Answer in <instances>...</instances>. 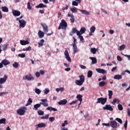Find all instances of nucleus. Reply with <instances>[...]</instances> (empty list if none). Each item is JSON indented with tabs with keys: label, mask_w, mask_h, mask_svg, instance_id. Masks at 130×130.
I'll use <instances>...</instances> for the list:
<instances>
[{
	"label": "nucleus",
	"mask_w": 130,
	"mask_h": 130,
	"mask_svg": "<svg viewBox=\"0 0 130 130\" xmlns=\"http://www.w3.org/2000/svg\"><path fill=\"white\" fill-rule=\"evenodd\" d=\"M67 27H68V23H67V22H66L64 19H62L61 23L59 24L58 29V30H60V29H62V30H67Z\"/></svg>",
	"instance_id": "f257e3e1"
},
{
	"label": "nucleus",
	"mask_w": 130,
	"mask_h": 130,
	"mask_svg": "<svg viewBox=\"0 0 130 130\" xmlns=\"http://www.w3.org/2000/svg\"><path fill=\"white\" fill-rule=\"evenodd\" d=\"M106 102H107V98H100L98 99L96 103H101V104L104 105Z\"/></svg>",
	"instance_id": "f03ea898"
},
{
	"label": "nucleus",
	"mask_w": 130,
	"mask_h": 130,
	"mask_svg": "<svg viewBox=\"0 0 130 130\" xmlns=\"http://www.w3.org/2000/svg\"><path fill=\"white\" fill-rule=\"evenodd\" d=\"M25 109H26V107H23L21 108V109H19L17 111V113L18 115H24L25 114Z\"/></svg>",
	"instance_id": "7ed1b4c3"
},
{
	"label": "nucleus",
	"mask_w": 130,
	"mask_h": 130,
	"mask_svg": "<svg viewBox=\"0 0 130 130\" xmlns=\"http://www.w3.org/2000/svg\"><path fill=\"white\" fill-rule=\"evenodd\" d=\"M16 21H18L20 24V25H19L20 28H21V27L22 28H24V27L26 26V24L27 22L25 21L24 19L19 20V18H16Z\"/></svg>",
	"instance_id": "20e7f679"
},
{
	"label": "nucleus",
	"mask_w": 130,
	"mask_h": 130,
	"mask_svg": "<svg viewBox=\"0 0 130 130\" xmlns=\"http://www.w3.org/2000/svg\"><path fill=\"white\" fill-rule=\"evenodd\" d=\"M41 102L40 103L41 105H43L45 107H47L48 106V103L47 99L41 100Z\"/></svg>",
	"instance_id": "39448f33"
},
{
	"label": "nucleus",
	"mask_w": 130,
	"mask_h": 130,
	"mask_svg": "<svg viewBox=\"0 0 130 130\" xmlns=\"http://www.w3.org/2000/svg\"><path fill=\"white\" fill-rule=\"evenodd\" d=\"M110 126L115 129L117 128V122L116 121H111L110 122Z\"/></svg>",
	"instance_id": "423d86ee"
},
{
	"label": "nucleus",
	"mask_w": 130,
	"mask_h": 130,
	"mask_svg": "<svg viewBox=\"0 0 130 130\" xmlns=\"http://www.w3.org/2000/svg\"><path fill=\"white\" fill-rule=\"evenodd\" d=\"M64 54L65 55L66 58L68 61H72V59L70 57V54H69V51L67 50H65Z\"/></svg>",
	"instance_id": "0eeeda50"
},
{
	"label": "nucleus",
	"mask_w": 130,
	"mask_h": 130,
	"mask_svg": "<svg viewBox=\"0 0 130 130\" xmlns=\"http://www.w3.org/2000/svg\"><path fill=\"white\" fill-rule=\"evenodd\" d=\"M104 110H109L110 111H113V108L110 105H106L105 107H103Z\"/></svg>",
	"instance_id": "6e6552de"
},
{
	"label": "nucleus",
	"mask_w": 130,
	"mask_h": 130,
	"mask_svg": "<svg viewBox=\"0 0 130 130\" xmlns=\"http://www.w3.org/2000/svg\"><path fill=\"white\" fill-rule=\"evenodd\" d=\"M7 80H8V75H5L4 78H0V84H5L7 82Z\"/></svg>",
	"instance_id": "1a4fd4ad"
},
{
	"label": "nucleus",
	"mask_w": 130,
	"mask_h": 130,
	"mask_svg": "<svg viewBox=\"0 0 130 130\" xmlns=\"http://www.w3.org/2000/svg\"><path fill=\"white\" fill-rule=\"evenodd\" d=\"M41 25L42 26L45 33H47L48 32V26L44 23H41Z\"/></svg>",
	"instance_id": "9d476101"
},
{
	"label": "nucleus",
	"mask_w": 130,
	"mask_h": 130,
	"mask_svg": "<svg viewBox=\"0 0 130 130\" xmlns=\"http://www.w3.org/2000/svg\"><path fill=\"white\" fill-rule=\"evenodd\" d=\"M96 71L99 74H102L103 75L106 74V71H105L104 69L99 68L96 69Z\"/></svg>",
	"instance_id": "9b49d317"
},
{
	"label": "nucleus",
	"mask_w": 130,
	"mask_h": 130,
	"mask_svg": "<svg viewBox=\"0 0 130 130\" xmlns=\"http://www.w3.org/2000/svg\"><path fill=\"white\" fill-rule=\"evenodd\" d=\"M71 31L74 34L76 33L77 35H81V32H80V31L78 30L76 27H73Z\"/></svg>",
	"instance_id": "f8f14e48"
},
{
	"label": "nucleus",
	"mask_w": 130,
	"mask_h": 130,
	"mask_svg": "<svg viewBox=\"0 0 130 130\" xmlns=\"http://www.w3.org/2000/svg\"><path fill=\"white\" fill-rule=\"evenodd\" d=\"M25 79L27 80V81H33L34 80V78L32 77V75L31 74H29L28 75H26L25 76Z\"/></svg>",
	"instance_id": "ddd939ff"
},
{
	"label": "nucleus",
	"mask_w": 130,
	"mask_h": 130,
	"mask_svg": "<svg viewBox=\"0 0 130 130\" xmlns=\"http://www.w3.org/2000/svg\"><path fill=\"white\" fill-rule=\"evenodd\" d=\"M68 16L71 17L70 21L71 23H75V16L74 15L68 13Z\"/></svg>",
	"instance_id": "4468645a"
},
{
	"label": "nucleus",
	"mask_w": 130,
	"mask_h": 130,
	"mask_svg": "<svg viewBox=\"0 0 130 130\" xmlns=\"http://www.w3.org/2000/svg\"><path fill=\"white\" fill-rule=\"evenodd\" d=\"M68 103V101L66 99H63V100H60L58 102V104L59 105H66Z\"/></svg>",
	"instance_id": "2eb2a0df"
},
{
	"label": "nucleus",
	"mask_w": 130,
	"mask_h": 130,
	"mask_svg": "<svg viewBox=\"0 0 130 130\" xmlns=\"http://www.w3.org/2000/svg\"><path fill=\"white\" fill-rule=\"evenodd\" d=\"M12 14L13 15H14L15 17H19L20 15H21V12L17 10H14Z\"/></svg>",
	"instance_id": "dca6fc26"
},
{
	"label": "nucleus",
	"mask_w": 130,
	"mask_h": 130,
	"mask_svg": "<svg viewBox=\"0 0 130 130\" xmlns=\"http://www.w3.org/2000/svg\"><path fill=\"white\" fill-rule=\"evenodd\" d=\"M89 59L92 60L91 64L97 63V59L94 57H90Z\"/></svg>",
	"instance_id": "f3484780"
},
{
	"label": "nucleus",
	"mask_w": 130,
	"mask_h": 130,
	"mask_svg": "<svg viewBox=\"0 0 130 130\" xmlns=\"http://www.w3.org/2000/svg\"><path fill=\"white\" fill-rule=\"evenodd\" d=\"M47 7V6H46L42 3H41L39 5L36 6V8H38V9H41L42 8H46Z\"/></svg>",
	"instance_id": "a211bd4d"
},
{
	"label": "nucleus",
	"mask_w": 130,
	"mask_h": 130,
	"mask_svg": "<svg viewBox=\"0 0 130 130\" xmlns=\"http://www.w3.org/2000/svg\"><path fill=\"white\" fill-rule=\"evenodd\" d=\"M73 47V51L74 53H77L78 52V47L76 44H72Z\"/></svg>",
	"instance_id": "6ab92c4d"
},
{
	"label": "nucleus",
	"mask_w": 130,
	"mask_h": 130,
	"mask_svg": "<svg viewBox=\"0 0 130 130\" xmlns=\"http://www.w3.org/2000/svg\"><path fill=\"white\" fill-rule=\"evenodd\" d=\"M2 63H3L4 66H8V64H10V61L5 59L2 60Z\"/></svg>",
	"instance_id": "aec40b11"
},
{
	"label": "nucleus",
	"mask_w": 130,
	"mask_h": 130,
	"mask_svg": "<svg viewBox=\"0 0 130 130\" xmlns=\"http://www.w3.org/2000/svg\"><path fill=\"white\" fill-rule=\"evenodd\" d=\"M38 34L39 38H43L44 37V32L41 30H39Z\"/></svg>",
	"instance_id": "412c9836"
},
{
	"label": "nucleus",
	"mask_w": 130,
	"mask_h": 130,
	"mask_svg": "<svg viewBox=\"0 0 130 130\" xmlns=\"http://www.w3.org/2000/svg\"><path fill=\"white\" fill-rule=\"evenodd\" d=\"M20 43L21 45H27V44H29V41L25 40H20Z\"/></svg>",
	"instance_id": "4be33fe9"
},
{
	"label": "nucleus",
	"mask_w": 130,
	"mask_h": 130,
	"mask_svg": "<svg viewBox=\"0 0 130 130\" xmlns=\"http://www.w3.org/2000/svg\"><path fill=\"white\" fill-rule=\"evenodd\" d=\"M79 11L81 12V14H83V15H87V16H89V15H90V12L86 10H79Z\"/></svg>",
	"instance_id": "5701e85b"
},
{
	"label": "nucleus",
	"mask_w": 130,
	"mask_h": 130,
	"mask_svg": "<svg viewBox=\"0 0 130 130\" xmlns=\"http://www.w3.org/2000/svg\"><path fill=\"white\" fill-rule=\"evenodd\" d=\"M3 12H4L5 13H8V12H9V8H8V7L4 6V7H2L1 8Z\"/></svg>",
	"instance_id": "b1692460"
},
{
	"label": "nucleus",
	"mask_w": 130,
	"mask_h": 130,
	"mask_svg": "<svg viewBox=\"0 0 130 130\" xmlns=\"http://www.w3.org/2000/svg\"><path fill=\"white\" fill-rule=\"evenodd\" d=\"M39 46L38 47H41V46H43L44 44V40L42 39L40 41V42L38 43Z\"/></svg>",
	"instance_id": "393cba45"
},
{
	"label": "nucleus",
	"mask_w": 130,
	"mask_h": 130,
	"mask_svg": "<svg viewBox=\"0 0 130 130\" xmlns=\"http://www.w3.org/2000/svg\"><path fill=\"white\" fill-rule=\"evenodd\" d=\"M91 52L93 53V54H96V52L98 51V49L95 48H91L90 49Z\"/></svg>",
	"instance_id": "a878e982"
},
{
	"label": "nucleus",
	"mask_w": 130,
	"mask_h": 130,
	"mask_svg": "<svg viewBox=\"0 0 130 130\" xmlns=\"http://www.w3.org/2000/svg\"><path fill=\"white\" fill-rule=\"evenodd\" d=\"M75 83L76 84V85H77L78 86H82V85H83V82L81 81V80H77L75 81Z\"/></svg>",
	"instance_id": "bb28decb"
},
{
	"label": "nucleus",
	"mask_w": 130,
	"mask_h": 130,
	"mask_svg": "<svg viewBox=\"0 0 130 130\" xmlns=\"http://www.w3.org/2000/svg\"><path fill=\"white\" fill-rule=\"evenodd\" d=\"M70 11L72 13H78V10H77V8L73 7V8H70Z\"/></svg>",
	"instance_id": "cd10ccee"
},
{
	"label": "nucleus",
	"mask_w": 130,
	"mask_h": 130,
	"mask_svg": "<svg viewBox=\"0 0 130 130\" xmlns=\"http://www.w3.org/2000/svg\"><path fill=\"white\" fill-rule=\"evenodd\" d=\"M82 97L83 96L81 94H78L76 98L78 99V100L80 101V102H82V101H83Z\"/></svg>",
	"instance_id": "c85d7f7f"
},
{
	"label": "nucleus",
	"mask_w": 130,
	"mask_h": 130,
	"mask_svg": "<svg viewBox=\"0 0 130 130\" xmlns=\"http://www.w3.org/2000/svg\"><path fill=\"white\" fill-rule=\"evenodd\" d=\"M41 107V105H40V104H37L34 106V108L35 110H38V108Z\"/></svg>",
	"instance_id": "c756f323"
},
{
	"label": "nucleus",
	"mask_w": 130,
	"mask_h": 130,
	"mask_svg": "<svg viewBox=\"0 0 130 130\" xmlns=\"http://www.w3.org/2000/svg\"><path fill=\"white\" fill-rule=\"evenodd\" d=\"M109 99H111L112 98V95H113V91L112 90H108Z\"/></svg>",
	"instance_id": "7c9ffc66"
},
{
	"label": "nucleus",
	"mask_w": 130,
	"mask_h": 130,
	"mask_svg": "<svg viewBox=\"0 0 130 130\" xmlns=\"http://www.w3.org/2000/svg\"><path fill=\"white\" fill-rule=\"evenodd\" d=\"M114 79H115V80H120L122 79V76L120 75H116L114 76Z\"/></svg>",
	"instance_id": "2f4dec72"
},
{
	"label": "nucleus",
	"mask_w": 130,
	"mask_h": 130,
	"mask_svg": "<svg viewBox=\"0 0 130 130\" xmlns=\"http://www.w3.org/2000/svg\"><path fill=\"white\" fill-rule=\"evenodd\" d=\"M46 124L44 123H41L38 124V127H45Z\"/></svg>",
	"instance_id": "473e14b6"
},
{
	"label": "nucleus",
	"mask_w": 130,
	"mask_h": 130,
	"mask_svg": "<svg viewBox=\"0 0 130 130\" xmlns=\"http://www.w3.org/2000/svg\"><path fill=\"white\" fill-rule=\"evenodd\" d=\"M116 102H118V103H119L120 101L118 99H114L113 102H112V104H113V105H115V103H116Z\"/></svg>",
	"instance_id": "72a5a7b5"
},
{
	"label": "nucleus",
	"mask_w": 130,
	"mask_h": 130,
	"mask_svg": "<svg viewBox=\"0 0 130 130\" xmlns=\"http://www.w3.org/2000/svg\"><path fill=\"white\" fill-rule=\"evenodd\" d=\"M32 102H33V101H32V99H31V98H29L27 101V103L25 105V106L31 105V104L32 103Z\"/></svg>",
	"instance_id": "f704fd0d"
},
{
	"label": "nucleus",
	"mask_w": 130,
	"mask_h": 130,
	"mask_svg": "<svg viewBox=\"0 0 130 130\" xmlns=\"http://www.w3.org/2000/svg\"><path fill=\"white\" fill-rule=\"evenodd\" d=\"M79 2H78L77 1H74L72 2V6H75V7H78L79 5Z\"/></svg>",
	"instance_id": "c9c22d12"
},
{
	"label": "nucleus",
	"mask_w": 130,
	"mask_h": 130,
	"mask_svg": "<svg viewBox=\"0 0 130 130\" xmlns=\"http://www.w3.org/2000/svg\"><path fill=\"white\" fill-rule=\"evenodd\" d=\"M79 78L81 81L83 82L84 83V82H85V76H84V75H80L79 76Z\"/></svg>",
	"instance_id": "e433bc0d"
},
{
	"label": "nucleus",
	"mask_w": 130,
	"mask_h": 130,
	"mask_svg": "<svg viewBox=\"0 0 130 130\" xmlns=\"http://www.w3.org/2000/svg\"><path fill=\"white\" fill-rule=\"evenodd\" d=\"M106 85V83H105V81H101L99 83V86L100 87H104Z\"/></svg>",
	"instance_id": "4c0bfd02"
},
{
	"label": "nucleus",
	"mask_w": 130,
	"mask_h": 130,
	"mask_svg": "<svg viewBox=\"0 0 130 130\" xmlns=\"http://www.w3.org/2000/svg\"><path fill=\"white\" fill-rule=\"evenodd\" d=\"M92 75H93V72H92V71H89L87 73V77L91 78Z\"/></svg>",
	"instance_id": "58836bf2"
},
{
	"label": "nucleus",
	"mask_w": 130,
	"mask_h": 130,
	"mask_svg": "<svg viewBox=\"0 0 130 130\" xmlns=\"http://www.w3.org/2000/svg\"><path fill=\"white\" fill-rule=\"evenodd\" d=\"M86 32V28L85 27H81L80 30V33H81V34H84Z\"/></svg>",
	"instance_id": "ea45409f"
},
{
	"label": "nucleus",
	"mask_w": 130,
	"mask_h": 130,
	"mask_svg": "<svg viewBox=\"0 0 130 130\" xmlns=\"http://www.w3.org/2000/svg\"><path fill=\"white\" fill-rule=\"evenodd\" d=\"M49 118V114H47L45 116H43L41 117V119H48Z\"/></svg>",
	"instance_id": "a19ab883"
},
{
	"label": "nucleus",
	"mask_w": 130,
	"mask_h": 130,
	"mask_svg": "<svg viewBox=\"0 0 130 130\" xmlns=\"http://www.w3.org/2000/svg\"><path fill=\"white\" fill-rule=\"evenodd\" d=\"M6 124V118H4L1 119H0V124Z\"/></svg>",
	"instance_id": "79ce46f5"
},
{
	"label": "nucleus",
	"mask_w": 130,
	"mask_h": 130,
	"mask_svg": "<svg viewBox=\"0 0 130 130\" xmlns=\"http://www.w3.org/2000/svg\"><path fill=\"white\" fill-rule=\"evenodd\" d=\"M95 30H96V27L95 26H92L91 27H90V32L91 33H94L95 32Z\"/></svg>",
	"instance_id": "37998d69"
},
{
	"label": "nucleus",
	"mask_w": 130,
	"mask_h": 130,
	"mask_svg": "<svg viewBox=\"0 0 130 130\" xmlns=\"http://www.w3.org/2000/svg\"><path fill=\"white\" fill-rule=\"evenodd\" d=\"M118 109L120 111H121V110H123V107H122L121 104L118 105Z\"/></svg>",
	"instance_id": "c03bdc74"
},
{
	"label": "nucleus",
	"mask_w": 130,
	"mask_h": 130,
	"mask_svg": "<svg viewBox=\"0 0 130 130\" xmlns=\"http://www.w3.org/2000/svg\"><path fill=\"white\" fill-rule=\"evenodd\" d=\"M124 48H125V45H122L119 47V50H124Z\"/></svg>",
	"instance_id": "a18cd8bd"
},
{
	"label": "nucleus",
	"mask_w": 130,
	"mask_h": 130,
	"mask_svg": "<svg viewBox=\"0 0 130 130\" xmlns=\"http://www.w3.org/2000/svg\"><path fill=\"white\" fill-rule=\"evenodd\" d=\"M38 114H39V115H44V112H43L42 110H39L38 111Z\"/></svg>",
	"instance_id": "49530a36"
},
{
	"label": "nucleus",
	"mask_w": 130,
	"mask_h": 130,
	"mask_svg": "<svg viewBox=\"0 0 130 130\" xmlns=\"http://www.w3.org/2000/svg\"><path fill=\"white\" fill-rule=\"evenodd\" d=\"M13 68H17L19 67V64L17 62H15L14 63L12 64Z\"/></svg>",
	"instance_id": "de8ad7c7"
},
{
	"label": "nucleus",
	"mask_w": 130,
	"mask_h": 130,
	"mask_svg": "<svg viewBox=\"0 0 130 130\" xmlns=\"http://www.w3.org/2000/svg\"><path fill=\"white\" fill-rule=\"evenodd\" d=\"M35 92L37 94H40V93H41V90L39 88H35Z\"/></svg>",
	"instance_id": "09e8293b"
},
{
	"label": "nucleus",
	"mask_w": 130,
	"mask_h": 130,
	"mask_svg": "<svg viewBox=\"0 0 130 130\" xmlns=\"http://www.w3.org/2000/svg\"><path fill=\"white\" fill-rule=\"evenodd\" d=\"M115 120H117V121H118V122H119V123H120V124H121L122 123V120H121V119H120V118H116L115 119Z\"/></svg>",
	"instance_id": "8fccbe9b"
},
{
	"label": "nucleus",
	"mask_w": 130,
	"mask_h": 130,
	"mask_svg": "<svg viewBox=\"0 0 130 130\" xmlns=\"http://www.w3.org/2000/svg\"><path fill=\"white\" fill-rule=\"evenodd\" d=\"M79 101L78 100L74 101L70 103V105H73V104H77Z\"/></svg>",
	"instance_id": "3c124183"
},
{
	"label": "nucleus",
	"mask_w": 130,
	"mask_h": 130,
	"mask_svg": "<svg viewBox=\"0 0 130 130\" xmlns=\"http://www.w3.org/2000/svg\"><path fill=\"white\" fill-rule=\"evenodd\" d=\"M78 36V38L80 39V41H83L84 40V38L83 37V36H81V35H77Z\"/></svg>",
	"instance_id": "603ef678"
},
{
	"label": "nucleus",
	"mask_w": 130,
	"mask_h": 130,
	"mask_svg": "<svg viewBox=\"0 0 130 130\" xmlns=\"http://www.w3.org/2000/svg\"><path fill=\"white\" fill-rule=\"evenodd\" d=\"M3 49L4 51H5L7 49V48H8V45L5 44V45H3Z\"/></svg>",
	"instance_id": "864d4df0"
},
{
	"label": "nucleus",
	"mask_w": 130,
	"mask_h": 130,
	"mask_svg": "<svg viewBox=\"0 0 130 130\" xmlns=\"http://www.w3.org/2000/svg\"><path fill=\"white\" fill-rule=\"evenodd\" d=\"M18 56H19V57H21L22 58H24V57L26 56V55H25V54H19Z\"/></svg>",
	"instance_id": "5fc2aeb1"
},
{
	"label": "nucleus",
	"mask_w": 130,
	"mask_h": 130,
	"mask_svg": "<svg viewBox=\"0 0 130 130\" xmlns=\"http://www.w3.org/2000/svg\"><path fill=\"white\" fill-rule=\"evenodd\" d=\"M27 9L28 10H31L32 9V7H31V4L30 2L27 3Z\"/></svg>",
	"instance_id": "6e6d98bb"
},
{
	"label": "nucleus",
	"mask_w": 130,
	"mask_h": 130,
	"mask_svg": "<svg viewBox=\"0 0 130 130\" xmlns=\"http://www.w3.org/2000/svg\"><path fill=\"white\" fill-rule=\"evenodd\" d=\"M54 119H55V118H54V117H50L49 118V120L50 121H51V122H53V121H54Z\"/></svg>",
	"instance_id": "4d7b16f0"
},
{
	"label": "nucleus",
	"mask_w": 130,
	"mask_h": 130,
	"mask_svg": "<svg viewBox=\"0 0 130 130\" xmlns=\"http://www.w3.org/2000/svg\"><path fill=\"white\" fill-rule=\"evenodd\" d=\"M124 127L125 129L127 128V120H126L124 123Z\"/></svg>",
	"instance_id": "13d9d810"
},
{
	"label": "nucleus",
	"mask_w": 130,
	"mask_h": 130,
	"mask_svg": "<svg viewBox=\"0 0 130 130\" xmlns=\"http://www.w3.org/2000/svg\"><path fill=\"white\" fill-rule=\"evenodd\" d=\"M117 59L118 60V61H121V60H122V58H121V57H120L119 55L117 56Z\"/></svg>",
	"instance_id": "bf43d9fd"
},
{
	"label": "nucleus",
	"mask_w": 130,
	"mask_h": 130,
	"mask_svg": "<svg viewBox=\"0 0 130 130\" xmlns=\"http://www.w3.org/2000/svg\"><path fill=\"white\" fill-rule=\"evenodd\" d=\"M44 93L45 94H48L49 93V89L48 88H46L44 90Z\"/></svg>",
	"instance_id": "052dcab7"
},
{
	"label": "nucleus",
	"mask_w": 130,
	"mask_h": 130,
	"mask_svg": "<svg viewBox=\"0 0 130 130\" xmlns=\"http://www.w3.org/2000/svg\"><path fill=\"white\" fill-rule=\"evenodd\" d=\"M103 125H105L106 126H108L109 127V126H110V123H103Z\"/></svg>",
	"instance_id": "680f3d73"
},
{
	"label": "nucleus",
	"mask_w": 130,
	"mask_h": 130,
	"mask_svg": "<svg viewBox=\"0 0 130 130\" xmlns=\"http://www.w3.org/2000/svg\"><path fill=\"white\" fill-rule=\"evenodd\" d=\"M36 76L37 78H39L40 77V73L36 72Z\"/></svg>",
	"instance_id": "e2e57ef3"
},
{
	"label": "nucleus",
	"mask_w": 130,
	"mask_h": 130,
	"mask_svg": "<svg viewBox=\"0 0 130 130\" xmlns=\"http://www.w3.org/2000/svg\"><path fill=\"white\" fill-rule=\"evenodd\" d=\"M79 67L81 68V69H82L83 70H85V69H86V66L84 65H79Z\"/></svg>",
	"instance_id": "0e129e2a"
},
{
	"label": "nucleus",
	"mask_w": 130,
	"mask_h": 130,
	"mask_svg": "<svg viewBox=\"0 0 130 130\" xmlns=\"http://www.w3.org/2000/svg\"><path fill=\"white\" fill-rule=\"evenodd\" d=\"M127 112L129 117H130V109L129 108H127Z\"/></svg>",
	"instance_id": "69168bd1"
},
{
	"label": "nucleus",
	"mask_w": 130,
	"mask_h": 130,
	"mask_svg": "<svg viewBox=\"0 0 130 130\" xmlns=\"http://www.w3.org/2000/svg\"><path fill=\"white\" fill-rule=\"evenodd\" d=\"M116 69H117V67H113L111 70L112 72H115V71H116Z\"/></svg>",
	"instance_id": "338daca9"
},
{
	"label": "nucleus",
	"mask_w": 130,
	"mask_h": 130,
	"mask_svg": "<svg viewBox=\"0 0 130 130\" xmlns=\"http://www.w3.org/2000/svg\"><path fill=\"white\" fill-rule=\"evenodd\" d=\"M40 74L42 75H43L44 74H45L44 71L43 70H40Z\"/></svg>",
	"instance_id": "774afa93"
}]
</instances>
